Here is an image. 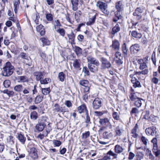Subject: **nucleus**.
<instances>
[{
	"instance_id": "nucleus-1",
	"label": "nucleus",
	"mask_w": 160,
	"mask_h": 160,
	"mask_svg": "<svg viewBox=\"0 0 160 160\" xmlns=\"http://www.w3.org/2000/svg\"><path fill=\"white\" fill-rule=\"evenodd\" d=\"M14 71V68L11 63L9 62L4 65L2 71V74L5 77H9L11 75Z\"/></svg>"
},
{
	"instance_id": "nucleus-2",
	"label": "nucleus",
	"mask_w": 160,
	"mask_h": 160,
	"mask_svg": "<svg viewBox=\"0 0 160 160\" xmlns=\"http://www.w3.org/2000/svg\"><path fill=\"white\" fill-rule=\"evenodd\" d=\"M96 6L105 16H108L109 12L108 10V5L106 3L101 1H98Z\"/></svg>"
},
{
	"instance_id": "nucleus-3",
	"label": "nucleus",
	"mask_w": 160,
	"mask_h": 160,
	"mask_svg": "<svg viewBox=\"0 0 160 160\" xmlns=\"http://www.w3.org/2000/svg\"><path fill=\"white\" fill-rule=\"evenodd\" d=\"M99 122L100 124L103 126L102 130H103L106 128H108L110 129L112 128V126L108 118L100 119Z\"/></svg>"
},
{
	"instance_id": "nucleus-4",
	"label": "nucleus",
	"mask_w": 160,
	"mask_h": 160,
	"mask_svg": "<svg viewBox=\"0 0 160 160\" xmlns=\"http://www.w3.org/2000/svg\"><path fill=\"white\" fill-rule=\"evenodd\" d=\"M151 142L153 144V148L152 149V152L156 157H158L160 154V150L158 149L157 138H154L151 141Z\"/></svg>"
},
{
	"instance_id": "nucleus-5",
	"label": "nucleus",
	"mask_w": 160,
	"mask_h": 160,
	"mask_svg": "<svg viewBox=\"0 0 160 160\" xmlns=\"http://www.w3.org/2000/svg\"><path fill=\"white\" fill-rule=\"evenodd\" d=\"M102 99L99 98H96L92 103V107L94 109H97L102 106Z\"/></svg>"
},
{
	"instance_id": "nucleus-6",
	"label": "nucleus",
	"mask_w": 160,
	"mask_h": 160,
	"mask_svg": "<svg viewBox=\"0 0 160 160\" xmlns=\"http://www.w3.org/2000/svg\"><path fill=\"white\" fill-rule=\"evenodd\" d=\"M101 62L102 68L103 69L109 68L112 67V65L110 62L106 58L103 57L102 58Z\"/></svg>"
},
{
	"instance_id": "nucleus-7",
	"label": "nucleus",
	"mask_w": 160,
	"mask_h": 160,
	"mask_svg": "<svg viewBox=\"0 0 160 160\" xmlns=\"http://www.w3.org/2000/svg\"><path fill=\"white\" fill-rule=\"evenodd\" d=\"M53 110L58 112H62L63 114L65 112H68V109L65 106L61 107L58 103L55 104Z\"/></svg>"
},
{
	"instance_id": "nucleus-8",
	"label": "nucleus",
	"mask_w": 160,
	"mask_h": 160,
	"mask_svg": "<svg viewBox=\"0 0 160 160\" xmlns=\"http://www.w3.org/2000/svg\"><path fill=\"white\" fill-rule=\"evenodd\" d=\"M46 125L45 121L42 120H40L36 125L35 128L38 131L41 132L43 130Z\"/></svg>"
},
{
	"instance_id": "nucleus-9",
	"label": "nucleus",
	"mask_w": 160,
	"mask_h": 160,
	"mask_svg": "<svg viewBox=\"0 0 160 160\" xmlns=\"http://www.w3.org/2000/svg\"><path fill=\"white\" fill-rule=\"evenodd\" d=\"M87 59L88 62L89 63L88 64H93L96 66H99V61L95 58L91 56H89L87 57Z\"/></svg>"
},
{
	"instance_id": "nucleus-10",
	"label": "nucleus",
	"mask_w": 160,
	"mask_h": 160,
	"mask_svg": "<svg viewBox=\"0 0 160 160\" xmlns=\"http://www.w3.org/2000/svg\"><path fill=\"white\" fill-rule=\"evenodd\" d=\"M45 73L44 72L36 71L33 73V75L36 77V80L38 81L40 80L42 77L45 75Z\"/></svg>"
},
{
	"instance_id": "nucleus-11",
	"label": "nucleus",
	"mask_w": 160,
	"mask_h": 160,
	"mask_svg": "<svg viewBox=\"0 0 160 160\" xmlns=\"http://www.w3.org/2000/svg\"><path fill=\"white\" fill-rule=\"evenodd\" d=\"M142 12V11L141 8H138L135 9V12L133 13V15L134 16H136V18L139 20L142 18L141 14Z\"/></svg>"
},
{
	"instance_id": "nucleus-12",
	"label": "nucleus",
	"mask_w": 160,
	"mask_h": 160,
	"mask_svg": "<svg viewBox=\"0 0 160 160\" xmlns=\"http://www.w3.org/2000/svg\"><path fill=\"white\" fill-rule=\"evenodd\" d=\"M29 154L30 156L34 159H36L38 157L37 150L34 148H32L30 149Z\"/></svg>"
},
{
	"instance_id": "nucleus-13",
	"label": "nucleus",
	"mask_w": 160,
	"mask_h": 160,
	"mask_svg": "<svg viewBox=\"0 0 160 160\" xmlns=\"http://www.w3.org/2000/svg\"><path fill=\"white\" fill-rule=\"evenodd\" d=\"M121 26V23L118 22L115 26L112 28L111 34L112 35H114L115 33L119 32L120 31V26Z\"/></svg>"
},
{
	"instance_id": "nucleus-14",
	"label": "nucleus",
	"mask_w": 160,
	"mask_h": 160,
	"mask_svg": "<svg viewBox=\"0 0 160 160\" xmlns=\"http://www.w3.org/2000/svg\"><path fill=\"white\" fill-rule=\"evenodd\" d=\"M132 53H137L140 50L139 46L137 44H135L132 45L130 48Z\"/></svg>"
},
{
	"instance_id": "nucleus-15",
	"label": "nucleus",
	"mask_w": 160,
	"mask_h": 160,
	"mask_svg": "<svg viewBox=\"0 0 160 160\" xmlns=\"http://www.w3.org/2000/svg\"><path fill=\"white\" fill-rule=\"evenodd\" d=\"M140 93L138 92H132L129 95V98L132 101H135L139 98Z\"/></svg>"
},
{
	"instance_id": "nucleus-16",
	"label": "nucleus",
	"mask_w": 160,
	"mask_h": 160,
	"mask_svg": "<svg viewBox=\"0 0 160 160\" xmlns=\"http://www.w3.org/2000/svg\"><path fill=\"white\" fill-rule=\"evenodd\" d=\"M78 111L79 113H81L84 112L86 113H87L88 110L87 109V107L85 105L82 104L77 108Z\"/></svg>"
},
{
	"instance_id": "nucleus-17",
	"label": "nucleus",
	"mask_w": 160,
	"mask_h": 160,
	"mask_svg": "<svg viewBox=\"0 0 160 160\" xmlns=\"http://www.w3.org/2000/svg\"><path fill=\"white\" fill-rule=\"evenodd\" d=\"M120 44L119 41L117 40H115L112 41V46L115 50L118 51L120 49Z\"/></svg>"
},
{
	"instance_id": "nucleus-18",
	"label": "nucleus",
	"mask_w": 160,
	"mask_h": 160,
	"mask_svg": "<svg viewBox=\"0 0 160 160\" xmlns=\"http://www.w3.org/2000/svg\"><path fill=\"white\" fill-rule=\"evenodd\" d=\"M131 82L133 84V86L134 88H136L137 87H141L140 82L136 78H132V79L131 80Z\"/></svg>"
},
{
	"instance_id": "nucleus-19",
	"label": "nucleus",
	"mask_w": 160,
	"mask_h": 160,
	"mask_svg": "<svg viewBox=\"0 0 160 160\" xmlns=\"http://www.w3.org/2000/svg\"><path fill=\"white\" fill-rule=\"evenodd\" d=\"M124 150V148L119 145H116L114 148L115 152L117 154H120Z\"/></svg>"
},
{
	"instance_id": "nucleus-20",
	"label": "nucleus",
	"mask_w": 160,
	"mask_h": 160,
	"mask_svg": "<svg viewBox=\"0 0 160 160\" xmlns=\"http://www.w3.org/2000/svg\"><path fill=\"white\" fill-rule=\"evenodd\" d=\"M81 61L79 59H75L73 60V66L75 69H79L80 66Z\"/></svg>"
},
{
	"instance_id": "nucleus-21",
	"label": "nucleus",
	"mask_w": 160,
	"mask_h": 160,
	"mask_svg": "<svg viewBox=\"0 0 160 160\" xmlns=\"http://www.w3.org/2000/svg\"><path fill=\"white\" fill-rule=\"evenodd\" d=\"M112 137V133L110 132L105 131L102 134V137L104 138L110 139Z\"/></svg>"
},
{
	"instance_id": "nucleus-22",
	"label": "nucleus",
	"mask_w": 160,
	"mask_h": 160,
	"mask_svg": "<svg viewBox=\"0 0 160 160\" xmlns=\"http://www.w3.org/2000/svg\"><path fill=\"white\" fill-rule=\"evenodd\" d=\"M17 134V138L18 140L22 144H24L26 140V138L21 133H18Z\"/></svg>"
},
{
	"instance_id": "nucleus-23",
	"label": "nucleus",
	"mask_w": 160,
	"mask_h": 160,
	"mask_svg": "<svg viewBox=\"0 0 160 160\" xmlns=\"http://www.w3.org/2000/svg\"><path fill=\"white\" fill-rule=\"evenodd\" d=\"M71 2L72 5V9L74 11H76L78 9V0H71Z\"/></svg>"
},
{
	"instance_id": "nucleus-24",
	"label": "nucleus",
	"mask_w": 160,
	"mask_h": 160,
	"mask_svg": "<svg viewBox=\"0 0 160 160\" xmlns=\"http://www.w3.org/2000/svg\"><path fill=\"white\" fill-rule=\"evenodd\" d=\"M36 30L37 31L39 32L41 36L44 35L45 33V31L43 26L41 24L37 27Z\"/></svg>"
},
{
	"instance_id": "nucleus-25",
	"label": "nucleus",
	"mask_w": 160,
	"mask_h": 160,
	"mask_svg": "<svg viewBox=\"0 0 160 160\" xmlns=\"http://www.w3.org/2000/svg\"><path fill=\"white\" fill-rule=\"evenodd\" d=\"M96 15L92 16V18H89L88 21L87 22L86 24L88 26H90L93 24L96 19Z\"/></svg>"
},
{
	"instance_id": "nucleus-26",
	"label": "nucleus",
	"mask_w": 160,
	"mask_h": 160,
	"mask_svg": "<svg viewBox=\"0 0 160 160\" xmlns=\"http://www.w3.org/2000/svg\"><path fill=\"white\" fill-rule=\"evenodd\" d=\"M23 86L22 84H18L16 85L14 88V90L16 92H20L23 89Z\"/></svg>"
},
{
	"instance_id": "nucleus-27",
	"label": "nucleus",
	"mask_w": 160,
	"mask_h": 160,
	"mask_svg": "<svg viewBox=\"0 0 160 160\" xmlns=\"http://www.w3.org/2000/svg\"><path fill=\"white\" fill-rule=\"evenodd\" d=\"M43 98V96L39 95L37 96L35 98V104H38L41 102Z\"/></svg>"
},
{
	"instance_id": "nucleus-28",
	"label": "nucleus",
	"mask_w": 160,
	"mask_h": 160,
	"mask_svg": "<svg viewBox=\"0 0 160 160\" xmlns=\"http://www.w3.org/2000/svg\"><path fill=\"white\" fill-rule=\"evenodd\" d=\"M131 35L133 37L138 39L142 37V35L141 33H138L135 31H132Z\"/></svg>"
},
{
	"instance_id": "nucleus-29",
	"label": "nucleus",
	"mask_w": 160,
	"mask_h": 160,
	"mask_svg": "<svg viewBox=\"0 0 160 160\" xmlns=\"http://www.w3.org/2000/svg\"><path fill=\"white\" fill-rule=\"evenodd\" d=\"M19 0H15V2L14 4V11L15 13H17V12L19 8Z\"/></svg>"
},
{
	"instance_id": "nucleus-30",
	"label": "nucleus",
	"mask_w": 160,
	"mask_h": 160,
	"mask_svg": "<svg viewBox=\"0 0 160 160\" xmlns=\"http://www.w3.org/2000/svg\"><path fill=\"white\" fill-rule=\"evenodd\" d=\"M88 68L91 72H95L98 71L97 67L92 64H88Z\"/></svg>"
},
{
	"instance_id": "nucleus-31",
	"label": "nucleus",
	"mask_w": 160,
	"mask_h": 160,
	"mask_svg": "<svg viewBox=\"0 0 160 160\" xmlns=\"http://www.w3.org/2000/svg\"><path fill=\"white\" fill-rule=\"evenodd\" d=\"M51 81V79L49 78H46L44 79H43L42 78L40 80L41 84H47L49 82H50Z\"/></svg>"
},
{
	"instance_id": "nucleus-32",
	"label": "nucleus",
	"mask_w": 160,
	"mask_h": 160,
	"mask_svg": "<svg viewBox=\"0 0 160 160\" xmlns=\"http://www.w3.org/2000/svg\"><path fill=\"white\" fill-rule=\"evenodd\" d=\"M58 78L60 81L63 82L65 79V74L63 72H61L58 73Z\"/></svg>"
},
{
	"instance_id": "nucleus-33",
	"label": "nucleus",
	"mask_w": 160,
	"mask_h": 160,
	"mask_svg": "<svg viewBox=\"0 0 160 160\" xmlns=\"http://www.w3.org/2000/svg\"><path fill=\"white\" fill-rule=\"evenodd\" d=\"M123 131V130L122 128H120L119 126L117 127L115 131L116 135L119 136L121 135Z\"/></svg>"
},
{
	"instance_id": "nucleus-34",
	"label": "nucleus",
	"mask_w": 160,
	"mask_h": 160,
	"mask_svg": "<svg viewBox=\"0 0 160 160\" xmlns=\"http://www.w3.org/2000/svg\"><path fill=\"white\" fill-rule=\"evenodd\" d=\"M79 83L80 84L84 87L89 86V82L87 80H82L80 81Z\"/></svg>"
},
{
	"instance_id": "nucleus-35",
	"label": "nucleus",
	"mask_w": 160,
	"mask_h": 160,
	"mask_svg": "<svg viewBox=\"0 0 160 160\" xmlns=\"http://www.w3.org/2000/svg\"><path fill=\"white\" fill-rule=\"evenodd\" d=\"M122 49L123 53L124 55H126L128 50L127 48L125 42H124L122 46Z\"/></svg>"
},
{
	"instance_id": "nucleus-36",
	"label": "nucleus",
	"mask_w": 160,
	"mask_h": 160,
	"mask_svg": "<svg viewBox=\"0 0 160 160\" xmlns=\"http://www.w3.org/2000/svg\"><path fill=\"white\" fill-rule=\"evenodd\" d=\"M2 92L4 93L7 94L9 97L12 96L14 94L13 91H8V89L4 90L2 91Z\"/></svg>"
},
{
	"instance_id": "nucleus-37",
	"label": "nucleus",
	"mask_w": 160,
	"mask_h": 160,
	"mask_svg": "<svg viewBox=\"0 0 160 160\" xmlns=\"http://www.w3.org/2000/svg\"><path fill=\"white\" fill-rule=\"evenodd\" d=\"M51 91L50 88H42V92L43 95H47L49 94Z\"/></svg>"
},
{
	"instance_id": "nucleus-38",
	"label": "nucleus",
	"mask_w": 160,
	"mask_h": 160,
	"mask_svg": "<svg viewBox=\"0 0 160 160\" xmlns=\"http://www.w3.org/2000/svg\"><path fill=\"white\" fill-rule=\"evenodd\" d=\"M18 78L20 80L19 82H24L28 81V78L25 76H20L18 77Z\"/></svg>"
},
{
	"instance_id": "nucleus-39",
	"label": "nucleus",
	"mask_w": 160,
	"mask_h": 160,
	"mask_svg": "<svg viewBox=\"0 0 160 160\" xmlns=\"http://www.w3.org/2000/svg\"><path fill=\"white\" fill-rule=\"evenodd\" d=\"M107 155H109L110 156H111L113 157L112 159H116L117 158L118 154L110 150L107 153Z\"/></svg>"
},
{
	"instance_id": "nucleus-40",
	"label": "nucleus",
	"mask_w": 160,
	"mask_h": 160,
	"mask_svg": "<svg viewBox=\"0 0 160 160\" xmlns=\"http://www.w3.org/2000/svg\"><path fill=\"white\" fill-rule=\"evenodd\" d=\"M141 100H142V99L139 98L135 101V105L138 108L140 107L142 104Z\"/></svg>"
},
{
	"instance_id": "nucleus-41",
	"label": "nucleus",
	"mask_w": 160,
	"mask_h": 160,
	"mask_svg": "<svg viewBox=\"0 0 160 160\" xmlns=\"http://www.w3.org/2000/svg\"><path fill=\"white\" fill-rule=\"evenodd\" d=\"M40 39L44 45H48L50 44V42L47 38H41Z\"/></svg>"
},
{
	"instance_id": "nucleus-42",
	"label": "nucleus",
	"mask_w": 160,
	"mask_h": 160,
	"mask_svg": "<svg viewBox=\"0 0 160 160\" xmlns=\"http://www.w3.org/2000/svg\"><path fill=\"white\" fill-rule=\"evenodd\" d=\"M30 118L31 119L36 120L38 118V113L36 111H33L31 112Z\"/></svg>"
},
{
	"instance_id": "nucleus-43",
	"label": "nucleus",
	"mask_w": 160,
	"mask_h": 160,
	"mask_svg": "<svg viewBox=\"0 0 160 160\" xmlns=\"http://www.w3.org/2000/svg\"><path fill=\"white\" fill-rule=\"evenodd\" d=\"M61 26V24L60 22L58 20H57L55 21V24L54 25L55 29L56 30L57 29L60 28Z\"/></svg>"
},
{
	"instance_id": "nucleus-44",
	"label": "nucleus",
	"mask_w": 160,
	"mask_h": 160,
	"mask_svg": "<svg viewBox=\"0 0 160 160\" xmlns=\"http://www.w3.org/2000/svg\"><path fill=\"white\" fill-rule=\"evenodd\" d=\"M75 51L77 55H78L82 53V49L79 47L75 46L74 48Z\"/></svg>"
},
{
	"instance_id": "nucleus-45",
	"label": "nucleus",
	"mask_w": 160,
	"mask_h": 160,
	"mask_svg": "<svg viewBox=\"0 0 160 160\" xmlns=\"http://www.w3.org/2000/svg\"><path fill=\"white\" fill-rule=\"evenodd\" d=\"M112 116L113 118L117 120H120V116L118 112H114L112 113Z\"/></svg>"
},
{
	"instance_id": "nucleus-46",
	"label": "nucleus",
	"mask_w": 160,
	"mask_h": 160,
	"mask_svg": "<svg viewBox=\"0 0 160 160\" xmlns=\"http://www.w3.org/2000/svg\"><path fill=\"white\" fill-rule=\"evenodd\" d=\"M122 5V2L120 1H118L117 2L116 4V8L118 11H120L121 9Z\"/></svg>"
},
{
	"instance_id": "nucleus-47",
	"label": "nucleus",
	"mask_w": 160,
	"mask_h": 160,
	"mask_svg": "<svg viewBox=\"0 0 160 160\" xmlns=\"http://www.w3.org/2000/svg\"><path fill=\"white\" fill-rule=\"evenodd\" d=\"M90 135V133L89 131L85 132V133H82V139H86L89 137Z\"/></svg>"
},
{
	"instance_id": "nucleus-48",
	"label": "nucleus",
	"mask_w": 160,
	"mask_h": 160,
	"mask_svg": "<svg viewBox=\"0 0 160 160\" xmlns=\"http://www.w3.org/2000/svg\"><path fill=\"white\" fill-rule=\"evenodd\" d=\"M81 14L82 12L78 10L76 12H75V19L77 20L79 19Z\"/></svg>"
},
{
	"instance_id": "nucleus-49",
	"label": "nucleus",
	"mask_w": 160,
	"mask_h": 160,
	"mask_svg": "<svg viewBox=\"0 0 160 160\" xmlns=\"http://www.w3.org/2000/svg\"><path fill=\"white\" fill-rule=\"evenodd\" d=\"M57 32L59 33L60 35L63 37L65 34V31L63 28H59L56 30Z\"/></svg>"
},
{
	"instance_id": "nucleus-50",
	"label": "nucleus",
	"mask_w": 160,
	"mask_h": 160,
	"mask_svg": "<svg viewBox=\"0 0 160 160\" xmlns=\"http://www.w3.org/2000/svg\"><path fill=\"white\" fill-rule=\"evenodd\" d=\"M7 140L8 142L11 144H13L14 143L13 137L11 135L8 137L7 138Z\"/></svg>"
},
{
	"instance_id": "nucleus-51",
	"label": "nucleus",
	"mask_w": 160,
	"mask_h": 160,
	"mask_svg": "<svg viewBox=\"0 0 160 160\" xmlns=\"http://www.w3.org/2000/svg\"><path fill=\"white\" fill-rule=\"evenodd\" d=\"M3 84L5 88H8L10 86L11 82L9 80H6L4 81Z\"/></svg>"
},
{
	"instance_id": "nucleus-52",
	"label": "nucleus",
	"mask_w": 160,
	"mask_h": 160,
	"mask_svg": "<svg viewBox=\"0 0 160 160\" xmlns=\"http://www.w3.org/2000/svg\"><path fill=\"white\" fill-rule=\"evenodd\" d=\"M19 56L22 59H28V56L27 54L26 53L23 52H21L20 53Z\"/></svg>"
},
{
	"instance_id": "nucleus-53",
	"label": "nucleus",
	"mask_w": 160,
	"mask_h": 160,
	"mask_svg": "<svg viewBox=\"0 0 160 160\" xmlns=\"http://www.w3.org/2000/svg\"><path fill=\"white\" fill-rule=\"evenodd\" d=\"M137 131L132 129L131 131V133L132 134V136L134 138H136L138 136V134L137 133Z\"/></svg>"
},
{
	"instance_id": "nucleus-54",
	"label": "nucleus",
	"mask_w": 160,
	"mask_h": 160,
	"mask_svg": "<svg viewBox=\"0 0 160 160\" xmlns=\"http://www.w3.org/2000/svg\"><path fill=\"white\" fill-rule=\"evenodd\" d=\"M46 18L48 21H52L53 19V17L51 13H48L46 14Z\"/></svg>"
},
{
	"instance_id": "nucleus-55",
	"label": "nucleus",
	"mask_w": 160,
	"mask_h": 160,
	"mask_svg": "<svg viewBox=\"0 0 160 160\" xmlns=\"http://www.w3.org/2000/svg\"><path fill=\"white\" fill-rule=\"evenodd\" d=\"M117 59L115 60V62L118 65H120L122 64L123 62L122 61V58Z\"/></svg>"
},
{
	"instance_id": "nucleus-56",
	"label": "nucleus",
	"mask_w": 160,
	"mask_h": 160,
	"mask_svg": "<svg viewBox=\"0 0 160 160\" xmlns=\"http://www.w3.org/2000/svg\"><path fill=\"white\" fill-rule=\"evenodd\" d=\"M151 121H152L154 123L156 122L158 120V118L157 116H155L153 115H152L151 116Z\"/></svg>"
},
{
	"instance_id": "nucleus-57",
	"label": "nucleus",
	"mask_w": 160,
	"mask_h": 160,
	"mask_svg": "<svg viewBox=\"0 0 160 160\" xmlns=\"http://www.w3.org/2000/svg\"><path fill=\"white\" fill-rule=\"evenodd\" d=\"M68 37L69 40L75 39V35L73 32L72 31L70 34L68 35Z\"/></svg>"
},
{
	"instance_id": "nucleus-58",
	"label": "nucleus",
	"mask_w": 160,
	"mask_h": 160,
	"mask_svg": "<svg viewBox=\"0 0 160 160\" xmlns=\"http://www.w3.org/2000/svg\"><path fill=\"white\" fill-rule=\"evenodd\" d=\"M156 127L154 126H152L151 128V130L152 131H151V135H155L156 133Z\"/></svg>"
},
{
	"instance_id": "nucleus-59",
	"label": "nucleus",
	"mask_w": 160,
	"mask_h": 160,
	"mask_svg": "<svg viewBox=\"0 0 160 160\" xmlns=\"http://www.w3.org/2000/svg\"><path fill=\"white\" fill-rule=\"evenodd\" d=\"M83 96V100L86 102H87L88 100V97L90 96V95H88V94H86V93H84Z\"/></svg>"
},
{
	"instance_id": "nucleus-60",
	"label": "nucleus",
	"mask_w": 160,
	"mask_h": 160,
	"mask_svg": "<svg viewBox=\"0 0 160 160\" xmlns=\"http://www.w3.org/2000/svg\"><path fill=\"white\" fill-rule=\"evenodd\" d=\"M90 88L89 86L84 87L83 88V93L88 94L89 92Z\"/></svg>"
},
{
	"instance_id": "nucleus-61",
	"label": "nucleus",
	"mask_w": 160,
	"mask_h": 160,
	"mask_svg": "<svg viewBox=\"0 0 160 160\" xmlns=\"http://www.w3.org/2000/svg\"><path fill=\"white\" fill-rule=\"evenodd\" d=\"M120 11H117L115 12V15L116 18H118V19H120L122 18V16H121L120 13Z\"/></svg>"
},
{
	"instance_id": "nucleus-62",
	"label": "nucleus",
	"mask_w": 160,
	"mask_h": 160,
	"mask_svg": "<svg viewBox=\"0 0 160 160\" xmlns=\"http://www.w3.org/2000/svg\"><path fill=\"white\" fill-rule=\"evenodd\" d=\"M83 72L86 75L88 76L89 75V71L87 67H84L83 68Z\"/></svg>"
},
{
	"instance_id": "nucleus-63",
	"label": "nucleus",
	"mask_w": 160,
	"mask_h": 160,
	"mask_svg": "<svg viewBox=\"0 0 160 160\" xmlns=\"http://www.w3.org/2000/svg\"><path fill=\"white\" fill-rule=\"evenodd\" d=\"M139 112L138 109L136 108H132L131 111V114H133L138 113Z\"/></svg>"
},
{
	"instance_id": "nucleus-64",
	"label": "nucleus",
	"mask_w": 160,
	"mask_h": 160,
	"mask_svg": "<svg viewBox=\"0 0 160 160\" xmlns=\"http://www.w3.org/2000/svg\"><path fill=\"white\" fill-rule=\"evenodd\" d=\"M16 72L18 75H21L22 72V69L21 68H18L16 69Z\"/></svg>"
}]
</instances>
